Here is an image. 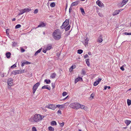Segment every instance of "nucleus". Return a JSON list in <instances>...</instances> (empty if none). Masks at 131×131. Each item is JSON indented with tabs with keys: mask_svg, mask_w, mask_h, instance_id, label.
Returning a JSON list of instances; mask_svg holds the SVG:
<instances>
[{
	"mask_svg": "<svg viewBox=\"0 0 131 131\" xmlns=\"http://www.w3.org/2000/svg\"><path fill=\"white\" fill-rule=\"evenodd\" d=\"M61 33L59 29H56L54 31L52 34L54 38L56 40H59L61 38Z\"/></svg>",
	"mask_w": 131,
	"mask_h": 131,
	"instance_id": "nucleus-1",
	"label": "nucleus"
},
{
	"mask_svg": "<svg viewBox=\"0 0 131 131\" xmlns=\"http://www.w3.org/2000/svg\"><path fill=\"white\" fill-rule=\"evenodd\" d=\"M43 118V116H42L40 114H36L34 116L32 117L31 119L33 122H37L42 120Z\"/></svg>",
	"mask_w": 131,
	"mask_h": 131,
	"instance_id": "nucleus-2",
	"label": "nucleus"
},
{
	"mask_svg": "<svg viewBox=\"0 0 131 131\" xmlns=\"http://www.w3.org/2000/svg\"><path fill=\"white\" fill-rule=\"evenodd\" d=\"M69 19H66L65 21L63 23L62 25L61 26L60 28L62 29L65 28L69 24Z\"/></svg>",
	"mask_w": 131,
	"mask_h": 131,
	"instance_id": "nucleus-3",
	"label": "nucleus"
},
{
	"mask_svg": "<svg viewBox=\"0 0 131 131\" xmlns=\"http://www.w3.org/2000/svg\"><path fill=\"white\" fill-rule=\"evenodd\" d=\"M40 84L39 82H38L34 85L32 89V93L33 94H34L35 93L36 90L38 88V86L40 85Z\"/></svg>",
	"mask_w": 131,
	"mask_h": 131,
	"instance_id": "nucleus-4",
	"label": "nucleus"
},
{
	"mask_svg": "<svg viewBox=\"0 0 131 131\" xmlns=\"http://www.w3.org/2000/svg\"><path fill=\"white\" fill-rule=\"evenodd\" d=\"M128 0H123L122 2L118 4V5L121 7L123 6L126 4Z\"/></svg>",
	"mask_w": 131,
	"mask_h": 131,
	"instance_id": "nucleus-5",
	"label": "nucleus"
},
{
	"mask_svg": "<svg viewBox=\"0 0 131 131\" xmlns=\"http://www.w3.org/2000/svg\"><path fill=\"white\" fill-rule=\"evenodd\" d=\"M13 80L12 78H8L7 80V82L8 84V85L11 86H12V85L11 84L13 83L12 82Z\"/></svg>",
	"mask_w": 131,
	"mask_h": 131,
	"instance_id": "nucleus-6",
	"label": "nucleus"
},
{
	"mask_svg": "<svg viewBox=\"0 0 131 131\" xmlns=\"http://www.w3.org/2000/svg\"><path fill=\"white\" fill-rule=\"evenodd\" d=\"M46 24H45L43 22H41L40 23V24L39 25H38L36 28H35V29H36L38 28L39 27H45L46 26Z\"/></svg>",
	"mask_w": 131,
	"mask_h": 131,
	"instance_id": "nucleus-7",
	"label": "nucleus"
},
{
	"mask_svg": "<svg viewBox=\"0 0 131 131\" xmlns=\"http://www.w3.org/2000/svg\"><path fill=\"white\" fill-rule=\"evenodd\" d=\"M48 107L49 108L53 110L56 108V107L55 106V105L53 104L50 105Z\"/></svg>",
	"mask_w": 131,
	"mask_h": 131,
	"instance_id": "nucleus-8",
	"label": "nucleus"
},
{
	"mask_svg": "<svg viewBox=\"0 0 131 131\" xmlns=\"http://www.w3.org/2000/svg\"><path fill=\"white\" fill-rule=\"evenodd\" d=\"M82 81V79L81 77H79L75 79V83H76L78 81Z\"/></svg>",
	"mask_w": 131,
	"mask_h": 131,
	"instance_id": "nucleus-9",
	"label": "nucleus"
},
{
	"mask_svg": "<svg viewBox=\"0 0 131 131\" xmlns=\"http://www.w3.org/2000/svg\"><path fill=\"white\" fill-rule=\"evenodd\" d=\"M79 1H76L73 2L71 4V6H74L77 5L79 3Z\"/></svg>",
	"mask_w": 131,
	"mask_h": 131,
	"instance_id": "nucleus-10",
	"label": "nucleus"
},
{
	"mask_svg": "<svg viewBox=\"0 0 131 131\" xmlns=\"http://www.w3.org/2000/svg\"><path fill=\"white\" fill-rule=\"evenodd\" d=\"M89 40V39L88 38H86V39H85L84 41H82V42L84 45H85L88 44Z\"/></svg>",
	"mask_w": 131,
	"mask_h": 131,
	"instance_id": "nucleus-11",
	"label": "nucleus"
},
{
	"mask_svg": "<svg viewBox=\"0 0 131 131\" xmlns=\"http://www.w3.org/2000/svg\"><path fill=\"white\" fill-rule=\"evenodd\" d=\"M80 104L77 103H75V108L78 109L80 108Z\"/></svg>",
	"mask_w": 131,
	"mask_h": 131,
	"instance_id": "nucleus-12",
	"label": "nucleus"
},
{
	"mask_svg": "<svg viewBox=\"0 0 131 131\" xmlns=\"http://www.w3.org/2000/svg\"><path fill=\"white\" fill-rule=\"evenodd\" d=\"M65 104H63V105H59V104H58L56 105V108L57 107H58L59 108V109H61V108H64V105Z\"/></svg>",
	"mask_w": 131,
	"mask_h": 131,
	"instance_id": "nucleus-13",
	"label": "nucleus"
},
{
	"mask_svg": "<svg viewBox=\"0 0 131 131\" xmlns=\"http://www.w3.org/2000/svg\"><path fill=\"white\" fill-rule=\"evenodd\" d=\"M121 10H118L115 11V12H113V16H114L118 14L119 12H120Z\"/></svg>",
	"mask_w": 131,
	"mask_h": 131,
	"instance_id": "nucleus-14",
	"label": "nucleus"
},
{
	"mask_svg": "<svg viewBox=\"0 0 131 131\" xmlns=\"http://www.w3.org/2000/svg\"><path fill=\"white\" fill-rule=\"evenodd\" d=\"M48 85H44L42 87V89H46L48 90H50L51 89V88L50 86L48 87Z\"/></svg>",
	"mask_w": 131,
	"mask_h": 131,
	"instance_id": "nucleus-15",
	"label": "nucleus"
},
{
	"mask_svg": "<svg viewBox=\"0 0 131 131\" xmlns=\"http://www.w3.org/2000/svg\"><path fill=\"white\" fill-rule=\"evenodd\" d=\"M13 74L14 75H16L18 74H19L18 70H15L12 71L10 75H11L12 74Z\"/></svg>",
	"mask_w": 131,
	"mask_h": 131,
	"instance_id": "nucleus-16",
	"label": "nucleus"
},
{
	"mask_svg": "<svg viewBox=\"0 0 131 131\" xmlns=\"http://www.w3.org/2000/svg\"><path fill=\"white\" fill-rule=\"evenodd\" d=\"M75 65H72L71 67L69 69V71L71 72L73 71V69L75 68Z\"/></svg>",
	"mask_w": 131,
	"mask_h": 131,
	"instance_id": "nucleus-17",
	"label": "nucleus"
},
{
	"mask_svg": "<svg viewBox=\"0 0 131 131\" xmlns=\"http://www.w3.org/2000/svg\"><path fill=\"white\" fill-rule=\"evenodd\" d=\"M25 10H24V9H22L21 10H19V13L18 14V15H22L25 13Z\"/></svg>",
	"mask_w": 131,
	"mask_h": 131,
	"instance_id": "nucleus-18",
	"label": "nucleus"
},
{
	"mask_svg": "<svg viewBox=\"0 0 131 131\" xmlns=\"http://www.w3.org/2000/svg\"><path fill=\"white\" fill-rule=\"evenodd\" d=\"M6 57L8 58H9L10 57L11 53L10 52H7L6 54Z\"/></svg>",
	"mask_w": 131,
	"mask_h": 131,
	"instance_id": "nucleus-19",
	"label": "nucleus"
},
{
	"mask_svg": "<svg viewBox=\"0 0 131 131\" xmlns=\"http://www.w3.org/2000/svg\"><path fill=\"white\" fill-rule=\"evenodd\" d=\"M80 108L82 109H83L85 110H87V107L86 106L83 105H81V104Z\"/></svg>",
	"mask_w": 131,
	"mask_h": 131,
	"instance_id": "nucleus-20",
	"label": "nucleus"
},
{
	"mask_svg": "<svg viewBox=\"0 0 131 131\" xmlns=\"http://www.w3.org/2000/svg\"><path fill=\"white\" fill-rule=\"evenodd\" d=\"M131 123V121H130L126 120L125 121V123L126 124L127 126L128 125Z\"/></svg>",
	"mask_w": 131,
	"mask_h": 131,
	"instance_id": "nucleus-21",
	"label": "nucleus"
},
{
	"mask_svg": "<svg viewBox=\"0 0 131 131\" xmlns=\"http://www.w3.org/2000/svg\"><path fill=\"white\" fill-rule=\"evenodd\" d=\"M96 3L100 7H102V3H101V2L99 1L98 0L96 2Z\"/></svg>",
	"mask_w": 131,
	"mask_h": 131,
	"instance_id": "nucleus-22",
	"label": "nucleus"
},
{
	"mask_svg": "<svg viewBox=\"0 0 131 131\" xmlns=\"http://www.w3.org/2000/svg\"><path fill=\"white\" fill-rule=\"evenodd\" d=\"M41 50L42 48H40L36 51L34 54L35 56H37L38 53H40Z\"/></svg>",
	"mask_w": 131,
	"mask_h": 131,
	"instance_id": "nucleus-23",
	"label": "nucleus"
},
{
	"mask_svg": "<svg viewBox=\"0 0 131 131\" xmlns=\"http://www.w3.org/2000/svg\"><path fill=\"white\" fill-rule=\"evenodd\" d=\"M51 125L52 126L56 125H57V123L55 121H53L51 122Z\"/></svg>",
	"mask_w": 131,
	"mask_h": 131,
	"instance_id": "nucleus-24",
	"label": "nucleus"
},
{
	"mask_svg": "<svg viewBox=\"0 0 131 131\" xmlns=\"http://www.w3.org/2000/svg\"><path fill=\"white\" fill-rule=\"evenodd\" d=\"M44 82H46L47 84H50L51 82L50 80L49 79H45L44 80Z\"/></svg>",
	"mask_w": 131,
	"mask_h": 131,
	"instance_id": "nucleus-25",
	"label": "nucleus"
},
{
	"mask_svg": "<svg viewBox=\"0 0 131 131\" xmlns=\"http://www.w3.org/2000/svg\"><path fill=\"white\" fill-rule=\"evenodd\" d=\"M102 41L103 39H102L101 36H100V37L99 38L97 41L100 43H101L102 42Z\"/></svg>",
	"mask_w": 131,
	"mask_h": 131,
	"instance_id": "nucleus-26",
	"label": "nucleus"
},
{
	"mask_svg": "<svg viewBox=\"0 0 131 131\" xmlns=\"http://www.w3.org/2000/svg\"><path fill=\"white\" fill-rule=\"evenodd\" d=\"M70 106L73 108H75V103H71L70 105Z\"/></svg>",
	"mask_w": 131,
	"mask_h": 131,
	"instance_id": "nucleus-27",
	"label": "nucleus"
},
{
	"mask_svg": "<svg viewBox=\"0 0 131 131\" xmlns=\"http://www.w3.org/2000/svg\"><path fill=\"white\" fill-rule=\"evenodd\" d=\"M89 60V59H87L86 60V63L87 65V66L89 67L90 66Z\"/></svg>",
	"mask_w": 131,
	"mask_h": 131,
	"instance_id": "nucleus-28",
	"label": "nucleus"
},
{
	"mask_svg": "<svg viewBox=\"0 0 131 131\" xmlns=\"http://www.w3.org/2000/svg\"><path fill=\"white\" fill-rule=\"evenodd\" d=\"M48 129L50 131H53L54 129L51 126L49 127Z\"/></svg>",
	"mask_w": 131,
	"mask_h": 131,
	"instance_id": "nucleus-29",
	"label": "nucleus"
},
{
	"mask_svg": "<svg viewBox=\"0 0 131 131\" xmlns=\"http://www.w3.org/2000/svg\"><path fill=\"white\" fill-rule=\"evenodd\" d=\"M56 5V4L54 2H52L51 3L50 6L52 7H54Z\"/></svg>",
	"mask_w": 131,
	"mask_h": 131,
	"instance_id": "nucleus-30",
	"label": "nucleus"
},
{
	"mask_svg": "<svg viewBox=\"0 0 131 131\" xmlns=\"http://www.w3.org/2000/svg\"><path fill=\"white\" fill-rule=\"evenodd\" d=\"M25 70L24 69H21L18 70L19 74L22 73L24 72Z\"/></svg>",
	"mask_w": 131,
	"mask_h": 131,
	"instance_id": "nucleus-31",
	"label": "nucleus"
},
{
	"mask_svg": "<svg viewBox=\"0 0 131 131\" xmlns=\"http://www.w3.org/2000/svg\"><path fill=\"white\" fill-rule=\"evenodd\" d=\"M127 104L129 106L131 104V100L129 99H127Z\"/></svg>",
	"mask_w": 131,
	"mask_h": 131,
	"instance_id": "nucleus-32",
	"label": "nucleus"
},
{
	"mask_svg": "<svg viewBox=\"0 0 131 131\" xmlns=\"http://www.w3.org/2000/svg\"><path fill=\"white\" fill-rule=\"evenodd\" d=\"M24 10H25V12H29L31 10V9H29L28 8H25L24 9Z\"/></svg>",
	"mask_w": 131,
	"mask_h": 131,
	"instance_id": "nucleus-33",
	"label": "nucleus"
},
{
	"mask_svg": "<svg viewBox=\"0 0 131 131\" xmlns=\"http://www.w3.org/2000/svg\"><path fill=\"white\" fill-rule=\"evenodd\" d=\"M80 9L82 14L83 15L84 14H85L83 8H81Z\"/></svg>",
	"mask_w": 131,
	"mask_h": 131,
	"instance_id": "nucleus-34",
	"label": "nucleus"
},
{
	"mask_svg": "<svg viewBox=\"0 0 131 131\" xmlns=\"http://www.w3.org/2000/svg\"><path fill=\"white\" fill-rule=\"evenodd\" d=\"M83 52V50L81 49H79L78 50V53L79 54H81Z\"/></svg>",
	"mask_w": 131,
	"mask_h": 131,
	"instance_id": "nucleus-35",
	"label": "nucleus"
},
{
	"mask_svg": "<svg viewBox=\"0 0 131 131\" xmlns=\"http://www.w3.org/2000/svg\"><path fill=\"white\" fill-rule=\"evenodd\" d=\"M52 46V45H50V46L47 47H46V49L48 50H50Z\"/></svg>",
	"mask_w": 131,
	"mask_h": 131,
	"instance_id": "nucleus-36",
	"label": "nucleus"
},
{
	"mask_svg": "<svg viewBox=\"0 0 131 131\" xmlns=\"http://www.w3.org/2000/svg\"><path fill=\"white\" fill-rule=\"evenodd\" d=\"M99 83V82H98L97 81H96L95 82H94V84H93V85L94 86H96Z\"/></svg>",
	"mask_w": 131,
	"mask_h": 131,
	"instance_id": "nucleus-37",
	"label": "nucleus"
},
{
	"mask_svg": "<svg viewBox=\"0 0 131 131\" xmlns=\"http://www.w3.org/2000/svg\"><path fill=\"white\" fill-rule=\"evenodd\" d=\"M21 27V25L20 24H17L16 25L15 27V29H17L20 28Z\"/></svg>",
	"mask_w": 131,
	"mask_h": 131,
	"instance_id": "nucleus-38",
	"label": "nucleus"
},
{
	"mask_svg": "<svg viewBox=\"0 0 131 131\" xmlns=\"http://www.w3.org/2000/svg\"><path fill=\"white\" fill-rule=\"evenodd\" d=\"M81 74H82L83 75H85L86 74V72L84 70L82 69Z\"/></svg>",
	"mask_w": 131,
	"mask_h": 131,
	"instance_id": "nucleus-39",
	"label": "nucleus"
},
{
	"mask_svg": "<svg viewBox=\"0 0 131 131\" xmlns=\"http://www.w3.org/2000/svg\"><path fill=\"white\" fill-rule=\"evenodd\" d=\"M70 26L69 25L68 26L65 28V30L66 31L70 29Z\"/></svg>",
	"mask_w": 131,
	"mask_h": 131,
	"instance_id": "nucleus-40",
	"label": "nucleus"
},
{
	"mask_svg": "<svg viewBox=\"0 0 131 131\" xmlns=\"http://www.w3.org/2000/svg\"><path fill=\"white\" fill-rule=\"evenodd\" d=\"M24 62H25V64H30L31 63L30 62L26 60H25L24 61Z\"/></svg>",
	"mask_w": 131,
	"mask_h": 131,
	"instance_id": "nucleus-41",
	"label": "nucleus"
},
{
	"mask_svg": "<svg viewBox=\"0 0 131 131\" xmlns=\"http://www.w3.org/2000/svg\"><path fill=\"white\" fill-rule=\"evenodd\" d=\"M56 74L55 73H53L51 76V77L52 78H55Z\"/></svg>",
	"mask_w": 131,
	"mask_h": 131,
	"instance_id": "nucleus-42",
	"label": "nucleus"
},
{
	"mask_svg": "<svg viewBox=\"0 0 131 131\" xmlns=\"http://www.w3.org/2000/svg\"><path fill=\"white\" fill-rule=\"evenodd\" d=\"M59 123L61 127H63V126L64 124V123L63 122H62V123L59 122Z\"/></svg>",
	"mask_w": 131,
	"mask_h": 131,
	"instance_id": "nucleus-43",
	"label": "nucleus"
},
{
	"mask_svg": "<svg viewBox=\"0 0 131 131\" xmlns=\"http://www.w3.org/2000/svg\"><path fill=\"white\" fill-rule=\"evenodd\" d=\"M124 34L125 35H131V33H128V32H125L124 33Z\"/></svg>",
	"mask_w": 131,
	"mask_h": 131,
	"instance_id": "nucleus-44",
	"label": "nucleus"
},
{
	"mask_svg": "<svg viewBox=\"0 0 131 131\" xmlns=\"http://www.w3.org/2000/svg\"><path fill=\"white\" fill-rule=\"evenodd\" d=\"M32 131H37L36 127L34 126L32 128Z\"/></svg>",
	"mask_w": 131,
	"mask_h": 131,
	"instance_id": "nucleus-45",
	"label": "nucleus"
},
{
	"mask_svg": "<svg viewBox=\"0 0 131 131\" xmlns=\"http://www.w3.org/2000/svg\"><path fill=\"white\" fill-rule=\"evenodd\" d=\"M72 6H70V7L69 9V13H70L71 12V10H72Z\"/></svg>",
	"mask_w": 131,
	"mask_h": 131,
	"instance_id": "nucleus-46",
	"label": "nucleus"
},
{
	"mask_svg": "<svg viewBox=\"0 0 131 131\" xmlns=\"http://www.w3.org/2000/svg\"><path fill=\"white\" fill-rule=\"evenodd\" d=\"M67 94V93L66 92H63L62 94V96H65Z\"/></svg>",
	"mask_w": 131,
	"mask_h": 131,
	"instance_id": "nucleus-47",
	"label": "nucleus"
},
{
	"mask_svg": "<svg viewBox=\"0 0 131 131\" xmlns=\"http://www.w3.org/2000/svg\"><path fill=\"white\" fill-rule=\"evenodd\" d=\"M25 51V50L24 49L21 48L20 51L21 52H23Z\"/></svg>",
	"mask_w": 131,
	"mask_h": 131,
	"instance_id": "nucleus-48",
	"label": "nucleus"
},
{
	"mask_svg": "<svg viewBox=\"0 0 131 131\" xmlns=\"http://www.w3.org/2000/svg\"><path fill=\"white\" fill-rule=\"evenodd\" d=\"M124 66H125V65H123L120 68L123 71L124 70Z\"/></svg>",
	"mask_w": 131,
	"mask_h": 131,
	"instance_id": "nucleus-49",
	"label": "nucleus"
},
{
	"mask_svg": "<svg viewBox=\"0 0 131 131\" xmlns=\"http://www.w3.org/2000/svg\"><path fill=\"white\" fill-rule=\"evenodd\" d=\"M17 45V43L16 42H14L12 44L13 47H15Z\"/></svg>",
	"mask_w": 131,
	"mask_h": 131,
	"instance_id": "nucleus-50",
	"label": "nucleus"
},
{
	"mask_svg": "<svg viewBox=\"0 0 131 131\" xmlns=\"http://www.w3.org/2000/svg\"><path fill=\"white\" fill-rule=\"evenodd\" d=\"M38 9H36L35 10L34 13V14H37L38 13Z\"/></svg>",
	"mask_w": 131,
	"mask_h": 131,
	"instance_id": "nucleus-51",
	"label": "nucleus"
},
{
	"mask_svg": "<svg viewBox=\"0 0 131 131\" xmlns=\"http://www.w3.org/2000/svg\"><path fill=\"white\" fill-rule=\"evenodd\" d=\"M16 67V65L15 64H14L11 67V68H13L15 67Z\"/></svg>",
	"mask_w": 131,
	"mask_h": 131,
	"instance_id": "nucleus-52",
	"label": "nucleus"
},
{
	"mask_svg": "<svg viewBox=\"0 0 131 131\" xmlns=\"http://www.w3.org/2000/svg\"><path fill=\"white\" fill-rule=\"evenodd\" d=\"M94 96V94L93 93L91 95V97L93 98Z\"/></svg>",
	"mask_w": 131,
	"mask_h": 131,
	"instance_id": "nucleus-53",
	"label": "nucleus"
},
{
	"mask_svg": "<svg viewBox=\"0 0 131 131\" xmlns=\"http://www.w3.org/2000/svg\"><path fill=\"white\" fill-rule=\"evenodd\" d=\"M21 66L22 67L24 66V65L25 64V63L24 62H23V61H21Z\"/></svg>",
	"mask_w": 131,
	"mask_h": 131,
	"instance_id": "nucleus-54",
	"label": "nucleus"
},
{
	"mask_svg": "<svg viewBox=\"0 0 131 131\" xmlns=\"http://www.w3.org/2000/svg\"><path fill=\"white\" fill-rule=\"evenodd\" d=\"M89 57V56L87 54H86L84 56V59H86V58Z\"/></svg>",
	"mask_w": 131,
	"mask_h": 131,
	"instance_id": "nucleus-55",
	"label": "nucleus"
},
{
	"mask_svg": "<svg viewBox=\"0 0 131 131\" xmlns=\"http://www.w3.org/2000/svg\"><path fill=\"white\" fill-rule=\"evenodd\" d=\"M48 50L46 48L45 49H43L42 51L44 53H46L47 51Z\"/></svg>",
	"mask_w": 131,
	"mask_h": 131,
	"instance_id": "nucleus-56",
	"label": "nucleus"
},
{
	"mask_svg": "<svg viewBox=\"0 0 131 131\" xmlns=\"http://www.w3.org/2000/svg\"><path fill=\"white\" fill-rule=\"evenodd\" d=\"M9 29H6V33L7 34H9V33L8 32V31L9 30Z\"/></svg>",
	"mask_w": 131,
	"mask_h": 131,
	"instance_id": "nucleus-57",
	"label": "nucleus"
},
{
	"mask_svg": "<svg viewBox=\"0 0 131 131\" xmlns=\"http://www.w3.org/2000/svg\"><path fill=\"white\" fill-rule=\"evenodd\" d=\"M51 84L52 88H54V84L53 83H52Z\"/></svg>",
	"mask_w": 131,
	"mask_h": 131,
	"instance_id": "nucleus-58",
	"label": "nucleus"
},
{
	"mask_svg": "<svg viewBox=\"0 0 131 131\" xmlns=\"http://www.w3.org/2000/svg\"><path fill=\"white\" fill-rule=\"evenodd\" d=\"M57 113H60V114H62L61 111L60 110H59L58 111Z\"/></svg>",
	"mask_w": 131,
	"mask_h": 131,
	"instance_id": "nucleus-59",
	"label": "nucleus"
},
{
	"mask_svg": "<svg viewBox=\"0 0 131 131\" xmlns=\"http://www.w3.org/2000/svg\"><path fill=\"white\" fill-rule=\"evenodd\" d=\"M102 80V79L101 78H99L98 79V80H97L98 82H99V83Z\"/></svg>",
	"mask_w": 131,
	"mask_h": 131,
	"instance_id": "nucleus-60",
	"label": "nucleus"
},
{
	"mask_svg": "<svg viewBox=\"0 0 131 131\" xmlns=\"http://www.w3.org/2000/svg\"><path fill=\"white\" fill-rule=\"evenodd\" d=\"M69 96L68 95L66 97H65L62 100H66L67 98Z\"/></svg>",
	"mask_w": 131,
	"mask_h": 131,
	"instance_id": "nucleus-61",
	"label": "nucleus"
},
{
	"mask_svg": "<svg viewBox=\"0 0 131 131\" xmlns=\"http://www.w3.org/2000/svg\"><path fill=\"white\" fill-rule=\"evenodd\" d=\"M107 88V86H105L104 87V90H106Z\"/></svg>",
	"mask_w": 131,
	"mask_h": 131,
	"instance_id": "nucleus-62",
	"label": "nucleus"
},
{
	"mask_svg": "<svg viewBox=\"0 0 131 131\" xmlns=\"http://www.w3.org/2000/svg\"><path fill=\"white\" fill-rule=\"evenodd\" d=\"M67 3L66 5V7L65 9L66 11V9H67Z\"/></svg>",
	"mask_w": 131,
	"mask_h": 131,
	"instance_id": "nucleus-63",
	"label": "nucleus"
},
{
	"mask_svg": "<svg viewBox=\"0 0 131 131\" xmlns=\"http://www.w3.org/2000/svg\"><path fill=\"white\" fill-rule=\"evenodd\" d=\"M15 20H16V19L15 18H14L12 19V21H15Z\"/></svg>",
	"mask_w": 131,
	"mask_h": 131,
	"instance_id": "nucleus-64",
	"label": "nucleus"
}]
</instances>
